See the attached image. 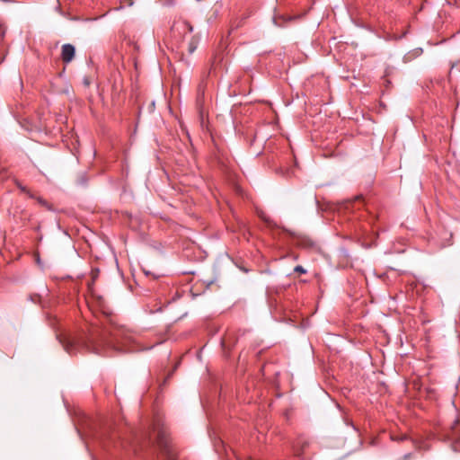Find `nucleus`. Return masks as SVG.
<instances>
[{"label": "nucleus", "mask_w": 460, "mask_h": 460, "mask_svg": "<svg viewBox=\"0 0 460 460\" xmlns=\"http://www.w3.org/2000/svg\"><path fill=\"white\" fill-rule=\"evenodd\" d=\"M124 342L130 340L128 334H124L120 329H115L113 332H105L98 339L91 337L87 340H75L70 337L59 338L60 343L65 350L69 354H75L79 349H85L87 351L101 354L105 346L115 348L114 342Z\"/></svg>", "instance_id": "obj_1"}, {"label": "nucleus", "mask_w": 460, "mask_h": 460, "mask_svg": "<svg viewBox=\"0 0 460 460\" xmlns=\"http://www.w3.org/2000/svg\"><path fill=\"white\" fill-rule=\"evenodd\" d=\"M192 25L186 21L174 22L172 27V35L178 43V49H181L184 41L188 40L187 49L189 54L194 53L199 43V37L192 35Z\"/></svg>", "instance_id": "obj_2"}, {"label": "nucleus", "mask_w": 460, "mask_h": 460, "mask_svg": "<svg viewBox=\"0 0 460 460\" xmlns=\"http://www.w3.org/2000/svg\"><path fill=\"white\" fill-rule=\"evenodd\" d=\"M75 55V49L72 44L66 43L62 46L61 59L64 63H66V64L70 63L74 59Z\"/></svg>", "instance_id": "obj_3"}, {"label": "nucleus", "mask_w": 460, "mask_h": 460, "mask_svg": "<svg viewBox=\"0 0 460 460\" xmlns=\"http://www.w3.org/2000/svg\"><path fill=\"white\" fill-rule=\"evenodd\" d=\"M157 437H158L157 438L158 445L161 447L162 453L164 456L165 459L166 460H176L175 455L169 448V447L166 444V441L164 438V434L158 433Z\"/></svg>", "instance_id": "obj_4"}, {"label": "nucleus", "mask_w": 460, "mask_h": 460, "mask_svg": "<svg viewBox=\"0 0 460 460\" xmlns=\"http://www.w3.org/2000/svg\"><path fill=\"white\" fill-rule=\"evenodd\" d=\"M296 244L302 248H311L314 243L306 236H297Z\"/></svg>", "instance_id": "obj_5"}, {"label": "nucleus", "mask_w": 460, "mask_h": 460, "mask_svg": "<svg viewBox=\"0 0 460 460\" xmlns=\"http://www.w3.org/2000/svg\"><path fill=\"white\" fill-rule=\"evenodd\" d=\"M450 439L455 441H460V422H456L455 426L452 427L450 434H448Z\"/></svg>", "instance_id": "obj_6"}, {"label": "nucleus", "mask_w": 460, "mask_h": 460, "mask_svg": "<svg viewBox=\"0 0 460 460\" xmlns=\"http://www.w3.org/2000/svg\"><path fill=\"white\" fill-rule=\"evenodd\" d=\"M33 199H35L38 201V203L40 206L44 207L46 209H48V210H53L54 209L53 206L50 203H49L46 199H44L43 198H41V197H35L34 196Z\"/></svg>", "instance_id": "obj_7"}, {"label": "nucleus", "mask_w": 460, "mask_h": 460, "mask_svg": "<svg viewBox=\"0 0 460 460\" xmlns=\"http://www.w3.org/2000/svg\"><path fill=\"white\" fill-rule=\"evenodd\" d=\"M18 188L22 191L29 195L30 198H34V195L31 193L25 186L21 185L20 183H17Z\"/></svg>", "instance_id": "obj_8"}, {"label": "nucleus", "mask_w": 460, "mask_h": 460, "mask_svg": "<svg viewBox=\"0 0 460 460\" xmlns=\"http://www.w3.org/2000/svg\"><path fill=\"white\" fill-rule=\"evenodd\" d=\"M91 84H92V80H91L90 76L84 75L83 78V84L85 87H89L91 85Z\"/></svg>", "instance_id": "obj_9"}, {"label": "nucleus", "mask_w": 460, "mask_h": 460, "mask_svg": "<svg viewBox=\"0 0 460 460\" xmlns=\"http://www.w3.org/2000/svg\"><path fill=\"white\" fill-rule=\"evenodd\" d=\"M294 271L298 272L300 274H305L306 272V270L300 265L296 266Z\"/></svg>", "instance_id": "obj_10"}, {"label": "nucleus", "mask_w": 460, "mask_h": 460, "mask_svg": "<svg viewBox=\"0 0 460 460\" xmlns=\"http://www.w3.org/2000/svg\"><path fill=\"white\" fill-rule=\"evenodd\" d=\"M99 275V270L95 269L92 270V278L94 280Z\"/></svg>", "instance_id": "obj_11"}, {"label": "nucleus", "mask_w": 460, "mask_h": 460, "mask_svg": "<svg viewBox=\"0 0 460 460\" xmlns=\"http://www.w3.org/2000/svg\"><path fill=\"white\" fill-rule=\"evenodd\" d=\"M259 216H260V217H261L262 220H264V221H265V222H267V223H270V219H269V217H268L264 213H261V214H259Z\"/></svg>", "instance_id": "obj_12"}, {"label": "nucleus", "mask_w": 460, "mask_h": 460, "mask_svg": "<svg viewBox=\"0 0 460 460\" xmlns=\"http://www.w3.org/2000/svg\"><path fill=\"white\" fill-rule=\"evenodd\" d=\"M128 4L129 6H131V5L133 4V0H128Z\"/></svg>", "instance_id": "obj_13"}]
</instances>
